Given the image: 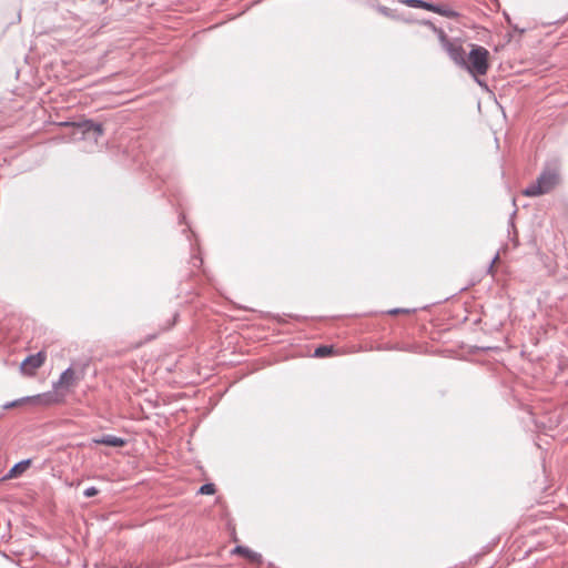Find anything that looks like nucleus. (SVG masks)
Instances as JSON below:
<instances>
[{
    "mask_svg": "<svg viewBox=\"0 0 568 568\" xmlns=\"http://www.w3.org/2000/svg\"><path fill=\"white\" fill-rule=\"evenodd\" d=\"M403 3L410 8H422L428 11L439 13L445 17H458L457 12L446 8L445 6L435 4L432 2H427L425 0H404Z\"/></svg>",
    "mask_w": 568,
    "mask_h": 568,
    "instance_id": "5",
    "label": "nucleus"
},
{
    "mask_svg": "<svg viewBox=\"0 0 568 568\" xmlns=\"http://www.w3.org/2000/svg\"><path fill=\"white\" fill-rule=\"evenodd\" d=\"M23 400H24V398L16 399V400H12V402H8V403L3 404L2 408H3V409H9V408L17 407V406H19Z\"/></svg>",
    "mask_w": 568,
    "mask_h": 568,
    "instance_id": "14",
    "label": "nucleus"
},
{
    "mask_svg": "<svg viewBox=\"0 0 568 568\" xmlns=\"http://www.w3.org/2000/svg\"><path fill=\"white\" fill-rule=\"evenodd\" d=\"M47 358V355L44 352L40 351L37 354L29 355L23 362H22V368L30 367L32 371H36L37 368L41 367Z\"/></svg>",
    "mask_w": 568,
    "mask_h": 568,
    "instance_id": "7",
    "label": "nucleus"
},
{
    "mask_svg": "<svg viewBox=\"0 0 568 568\" xmlns=\"http://www.w3.org/2000/svg\"><path fill=\"white\" fill-rule=\"evenodd\" d=\"M63 125H71L72 140H98L103 135L104 129L101 123L94 122L93 120H82L79 122H64Z\"/></svg>",
    "mask_w": 568,
    "mask_h": 568,
    "instance_id": "2",
    "label": "nucleus"
},
{
    "mask_svg": "<svg viewBox=\"0 0 568 568\" xmlns=\"http://www.w3.org/2000/svg\"><path fill=\"white\" fill-rule=\"evenodd\" d=\"M490 566H491L490 562H487V564L484 565L483 568H490Z\"/></svg>",
    "mask_w": 568,
    "mask_h": 568,
    "instance_id": "23",
    "label": "nucleus"
},
{
    "mask_svg": "<svg viewBox=\"0 0 568 568\" xmlns=\"http://www.w3.org/2000/svg\"><path fill=\"white\" fill-rule=\"evenodd\" d=\"M463 322L464 324L470 322L471 325H477L478 323H480V317L478 315H475L473 318H470L467 315H464Z\"/></svg>",
    "mask_w": 568,
    "mask_h": 568,
    "instance_id": "15",
    "label": "nucleus"
},
{
    "mask_svg": "<svg viewBox=\"0 0 568 568\" xmlns=\"http://www.w3.org/2000/svg\"><path fill=\"white\" fill-rule=\"evenodd\" d=\"M387 313L390 314V315H395V314H399V313H409V310H407V308H394V310H389Z\"/></svg>",
    "mask_w": 568,
    "mask_h": 568,
    "instance_id": "17",
    "label": "nucleus"
},
{
    "mask_svg": "<svg viewBox=\"0 0 568 568\" xmlns=\"http://www.w3.org/2000/svg\"><path fill=\"white\" fill-rule=\"evenodd\" d=\"M234 554L242 555L251 561L260 562L262 560V555L245 547V546H236L233 550Z\"/></svg>",
    "mask_w": 568,
    "mask_h": 568,
    "instance_id": "10",
    "label": "nucleus"
},
{
    "mask_svg": "<svg viewBox=\"0 0 568 568\" xmlns=\"http://www.w3.org/2000/svg\"><path fill=\"white\" fill-rule=\"evenodd\" d=\"M92 442L97 445H105L111 447H123L126 444L124 438L111 434H105L99 438H93Z\"/></svg>",
    "mask_w": 568,
    "mask_h": 568,
    "instance_id": "6",
    "label": "nucleus"
},
{
    "mask_svg": "<svg viewBox=\"0 0 568 568\" xmlns=\"http://www.w3.org/2000/svg\"><path fill=\"white\" fill-rule=\"evenodd\" d=\"M499 255L498 253L494 256V258L490 261L489 265H488V271L490 272L493 268H494V264L495 262L498 260Z\"/></svg>",
    "mask_w": 568,
    "mask_h": 568,
    "instance_id": "20",
    "label": "nucleus"
},
{
    "mask_svg": "<svg viewBox=\"0 0 568 568\" xmlns=\"http://www.w3.org/2000/svg\"><path fill=\"white\" fill-rule=\"evenodd\" d=\"M176 317H178V313H175V314H174V321H173V322H175V321H176ZM173 324H174V323H172V325H173Z\"/></svg>",
    "mask_w": 568,
    "mask_h": 568,
    "instance_id": "25",
    "label": "nucleus"
},
{
    "mask_svg": "<svg viewBox=\"0 0 568 568\" xmlns=\"http://www.w3.org/2000/svg\"><path fill=\"white\" fill-rule=\"evenodd\" d=\"M478 349H483V351H488V349H491L493 347L490 346H481V347H477Z\"/></svg>",
    "mask_w": 568,
    "mask_h": 568,
    "instance_id": "22",
    "label": "nucleus"
},
{
    "mask_svg": "<svg viewBox=\"0 0 568 568\" xmlns=\"http://www.w3.org/2000/svg\"><path fill=\"white\" fill-rule=\"evenodd\" d=\"M214 493H215V485L212 483H206V484L202 485L197 491V494H201V495H212Z\"/></svg>",
    "mask_w": 568,
    "mask_h": 568,
    "instance_id": "12",
    "label": "nucleus"
},
{
    "mask_svg": "<svg viewBox=\"0 0 568 568\" xmlns=\"http://www.w3.org/2000/svg\"><path fill=\"white\" fill-rule=\"evenodd\" d=\"M74 372L71 367H68L67 369H64L61 375H60V378L58 379V382L53 383V387L54 388H59V387H69L70 385H72L74 383Z\"/></svg>",
    "mask_w": 568,
    "mask_h": 568,
    "instance_id": "9",
    "label": "nucleus"
},
{
    "mask_svg": "<svg viewBox=\"0 0 568 568\" xmlns=\"http://www.w3.org/2000/svg\"><path fill=\"white\" fill-rule=\"evenodd\" d=\"M470 50L467 57L464 55V69L474 78V80L481 87L487 88V84L479 79L487 73L489 69V51L479 44H469Z\"/></svg>",
    "mask_w": 568,
    "mask_h": 568,
    "instance_id": "1",
    "label": "nucleus"
},
{
    "mask_svg": "<svg viewBox=\"0 0 568 568\" xmlns=\"http://www.w3.org/2000/svg\"><path fill=\"white\" fill-rule=\"evenodd\" d=\"M203 263L202 258L197 257V256H193L192 257V264L194 267H199L201 266Z\"/></svg>",
    "mask_w": 568,
    "mask_h": 568,
    "instance_id": "18",
    "label": "nucleus"
},
{
    "mask_svg": "<svg viewBox=\"0 0 568 568\" xmlns=\"http://www.w3.org/2000/svg\"><path fill=\"white\" fill-rule=\"evenodd\" d=\"M510 229H515V223H514L513 219L509 220L508 232L510 231Z\"/></svg>",
    "mask_w": 568,
    "mask_h": 568,
    "instance_id": "21",
    "label": "nucleus"
},
{
    "mask_svg": "<svg viewBox=\"0 0 568 568\" xmlns=\"http://www.w3.org/2000/svg\"><path fill=\"white\" fill-rule=\"evenodd\" d=\"M559 181V174L556 170H544L536 182L528 185L523 194L526 196H538L550 192Z\"/></svg>",
    "mask_w": 568,
    "mask_h": 568,
    "instance_id": "3",
    "label": "nucleus"
},
{
    "mask_svg": "<svg viewBox=\"0 0 568 568\" xmlns=\"http://www.w3.org/2000/svg\"><path fill=\"white\" fill-rule=\"evenodd\" d=\"M464 312H468L467 307H466V302H464Z\"/></svg>",
    "mask_w": 568,
    "mask_h": 568,
    "instance_id": "24",
    "label": "nucleus"
},
{
    "mask_svg": "<svg viewBox=\"0 0 568 568\" xmlns=\"http://www.w3.org/2000/svg\"><path fill=\"white\" fill-rule=\"evenodd\" d=\"M98 493H99L98 488H95L94 486H91V487H88L84 489L83 495H84V497L90 498V497L98 495Z\"/></svg>",
    "mask_w": 568,
    "mask_h": 568,
    "instance_id": "13",
    "label": "nucleus"
},
{
    "mask_svg": "<svg viewBox=\"0 0 568 568\" xmlns=\"http://www.w3.org/2000/svg\"><path fill=\"white\" fill-rule=\"evenodd\" d=\"M333 353L332 346L322 345L315 348L314 356L315 357H325Z\"/></svg>",
    "mask_w": 568,
    "mask_h": 568,
    "instance_id": "11",
    "label": "nucleus"
},
{
    "mask_svg": "<svg viewBox=\"0 0 568 568\" xmlns=\"http://www.w3.org/2000/svg\"><path fill=\"white\" fill-rule=\"evenodd\" d=\"M438 37L444 50L448 53L449 58L457 64L462 65V42L458 39L450 41L443 29L437 28L430 21H424Z\"/></svg>",
    "mask_w": 568,
    "mask_h": 568,
    "instance_id": "4",
    "label": "nucleus"
},
{
    "mask_svg": "<svg viewBox=\"0 0 568 568\" xmlns=\"http://www.w3.org/2000/svg\"><path fill=\"white\" fill-rule=\"evenodd\" d=\"M483 554H475L470 559H469V565H473V562L477 564L478 560L481 558Z\"/></svg>",
    "mask_w": 568,
    "mask_h": 568,
    "instance_id": "19",
    "label": "nucleus"
},
{
    "mask_svg": "<svg viewBox=\"0 0 568 568\" xmlns=\"http://www.w3.org/2000/svg\"><path fill=\"white\" fill-rule=\"evenodd\" d=\"M30 465H31V459H23V460H20L18 463H16L9 469V471L3 476L2 479L6 480V479H12V478L19 477L20 475H22L28 469V467Z\"/></svg>",
    "mask_w": 568,
    "mask_h": 568,
    "instance_id": "8",
    "label": "nucleus"
},
{
    "mask_svg": "<svg viewBox=\"0 0 568 568\" xmlns=\"http://www.w3.org/2000/svg\"><path fill=\"white\" fill-rule=\"evenodd\" d=\"M506 19H507V21H508L509 26H510L515 31H517V32H519V33H524V32L526 31V29H525V28H519L517 24H513V23L510 22V18H509L508 16H506Z\"/></svg>",
    "mask_w": 568,
    "mask_h": 568,
    "instance_id": "16",
    "label": "nucleus"
}]
</instances>
